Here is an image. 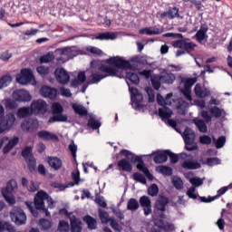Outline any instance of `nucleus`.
Returning a JSON list of instances; mask_svg holds the SVG:
<instances>
[{"mask_svg": "<svg viewBox=\"0 0 232 232\" xmlns=\"http://www.w3.org/2000/svg\"><path fill=\"white\" fill-rule=\"evenodd\" d=\"M99 70L105 74L92 72V75L87 77V84H99L102 79H106V77H117V73H119V70L107 64H102Z\"/></svg>", "mask_w": 232, "mask_h": 232, "instance_id": "1", "label": "nucleus"}, {"mask_svg": "<svg viewBox=\"0 0 232 232\" xmlns=\"http://www.w3.org/2000/svg\"><path fill=\"white\" fill-rule=\"evenodd\" d=\"M15 124V114L9 112L5 116V107L0 105V135L12 130Z\"/></svg>", "mask_w": 232, "mask_h": 232, "instance_id": "2", "label": "nucleus"}, {"mask_svg": "<svg viewBox=\"0 0 232 232\" xmlns=\"http://www.w3.org/2000/svg\"><path fill=\"white\" fill-rule=\"evenodd\" d=\"M17 189V181L15 179H10L7 181L5 188H2V196L7 204L14 206L15 204V198H14V191Z\"/></svg>", "mask_w": 232, "mask_h": 232, "instance_id": "3", "label": "nucleus"}, {"mask_svg": "<svg viewBox=\"0 0 232 232\" xmlns=\"http://www.w3.org/2000/svg\"><path fill=\"white\" fill-rule=\"evenodd\" d=\"M44 200L50 202V200H52V198H50L48 193H46L44 190L38 191L34 197V208L38 211H44L46 217H50V212L44 207Z\"/></svg>", "mask_w": 232, "mask_h": 232, "instance_id": "4", "label": "nucleus"}, {"mask_svg": "<svg viewBox=\"0 0 232 232\" xmlns=\"http://www.w3.org/2000/svg\"><path fill=\"white\" fill-rule=\"evenodd\" d=\"M107 64L114 66L119 70H131V63L128 60L122 59L121 56L111 57L106 60Z\"/></svg>", "mask_w": 232, "mask_h": 232, "instance_id": "5", "label": "nucleus"}, {"mask_svg": "<svg viewBox=\"0 0 232 232\" xmlns=\"http://www.w3.org/2000/svg\"><path fill=\"white\" fill-rule=\"evenodd\" d=\"M11 218L16 226H24L26 224V213L19 207H14L11 210Z\"/></svg>", "mask_w": 232, "mask_h": 232, "instance_id": "6", "label": "nucleus"}, {"mask_svg": "<svg viewBox=\"0 0 232 232\" xmlns=\"http://www.w3.org/2000/svg\"><path fill=\"white\" fill-rule=\"evenodd\" d=\"M30 108L33 115H44L48 111V103L44 100H34Z\"/></svg>", "mask_w": 232, "mask_h": 232, "instance_id": "7", "label": "nucleus"}, {"mask_svg": "<svg viewBox=\"0 0 232 232\" xmlns=\"http://www.w3.org/2000/svg\"><path fill=\"white\" fill-rule=\"evenodd\" d=\"M130 92L131 102H133L135 109L142 110V108H144V105H142V101H144L142 93H140V92H139V89H137L136 87L130 88Z\"/></svg>", "mask_w": 232, "mask_h": 232, "instance_id": "8", "label": "nucleus"}, {"mask_svg": "<svg viewBox=\"0 0 232 232\" xmlns=\"http://www.w3.org/2000/svg\"><path fill=\"white\" fill-rule=\"evenodd\" d=\"M34 79V72L31 69H22L20 73L16 74V81L19 84H28Z\"/></svg>", "mask_w": 232, "mask_h": 232, "instance_id": "9", "label": "nucleus"}, {"mask_svg": "<svg viewBox=\"0 0 232 232\" xmlns=\"http://www.w3.org/2000/svg\"><path fill=\"white\" fill-rule=\"evenodd\" d=\"M54 75H55L56 81L60 84H68V82H70V74H68V72H66L64 68L55 69Z\"/></svg>", "mask_w": 232, "mask_h": 232, "instance_id": "10", "label": "nucleus"}, {"mask_svg": "<svg viewBox=\"0 0 232 232\" xmlns=\"http://www.w3.org/2000/svg\"><path fill=\"white\" fill-rule=\"evenodd\" d=\"M13 97L18 102H30V101H32V95H30V92L24 89L14 92Z\"/></svg>", "mask_w": 232, "mask_h": 232, "instance_id": "11", "label": "nucleus"}, {"mask_svg": "<svg viewBox=\"0 0 232 232\" xmlns=\"http://www.w3.org/2000/svg\"><path fill=\"white\" fill-rule=\"evenodd\" d=\"M152 155H154L153 160L155 164H164V162H168L169 150L154 151L150 157Z\"/></svg>", "mask_w": 232, "mask_h": 232, "instance_id": "12", "label": "nucleus"}, {"mask_svg": "<svg viewBox=\"0 0 232 232\" xmlns=\"http://www.w3.org/2000/svg\"><path fill=\"white\" fill-rule=\"evenodd\" d=\"M40 95L45 99H55L57 97V89L44 85L40 89Z\"/></svg>", "mask_w": 232, "mask_h": 232, "instance_id": "13", "label": "nucleus"}, {"mask_svg": "<svg viewBox=\"0 0 232 232\" xmlns=\"http://www.w3.org/2000/svg\"><path fill=\"white\" fill-rule=\"evenodd\" d=\"M169 204V198L160 195L155 202V208L157 211H166V207Z\"/></svg>", "mask_w": 232, "mask_h": 232, "instance_id": "14", "label": "nucleus"}, {"mask_svg": "<svg viewBox=\"0 0 232 232\" xmlns=\"http://www.w3.org/2000/svg\"><path fill=\"white\" fill-rule=\"evenodd\" d=\"M120 155H122L123 157H126L128 159V160H130V162H131V164H137V162L139 163L140 160H142V158L140 156H137L135 154H133V152L123 149L120 151Z\"/></svg>", "mask_w": 232, "mask_h": 232, "instance_id": "15", "label": "nucleus"}, {"mask_svg": "<svg viewBox=\"0 0 232 232\" xmlns=\"http://www.w3.org/2000/svg\"><path fill=\"white\" fill-rule=\"evenodd\" d=\"M208 30H209L208 25H201L199 30L193 36V39H196L198 43H202V41H208Z\"/></svg>", "mask_w": 232, "mask_h": 232, "instance_id": "16", "label": "nucleus"}, {"mask_svg": "<svg viewBox=\"0 0 232 232\" xmlns=\"http://www.w3.org/2000/svg\"><path fill=\"white\" fill-rule=\"evenodd\" d=\"M71 231L72 232H82V221L75 216L70 218Z\"/></svg>", "mask_w": 232, "mask_h": 232, "instance_id": "17", "label": "nucleus"}, {"mask_svg": "<svg viewBox=\"0 0 232 232\" xmlns=\"http://www.w3.org/2000/svg\"><path fill=\"white\" fill-rule=\"evenodd\" d=\"M22 130H26L29 133L36 131L37 128H39V121L37 120H32L31 121H26L22 123Z\"/></svg>", "mask_w": 232, "mask_h": 232, "instance_id": "18", "label": "nucleus"}, {"mask_svg": "<svg viewBox=\"0 0 232 232\" xmlns=\"http://www.w3.org/2000/svg\"><path fill=\"white\" fill-rule=\"evenodd\" d=\"M118 168L122 171H126L127 173H131L133 171V165L127 159H122L117 163Z\"/></svg>", "mask_w": 232, "mask_h": 232, "instance_id": "19", "label": "nucleus"}, {"mask_svg": "<svg viewBox=\"0 0 232 232\" xmlns=\"http://www.w3.org/2000/svg\"><path fill=\"white\" fill-rule=\"evenodd\" d=\"M37 137H39V139H43V140H59V137H57V135L48 130L38 131Z\"/></svg>", "mask_w": 232, "mask_h": 232, "instance_id": "20", "label": "nucleus"}, {"mask_svg": "<svg viewBox=\"0 0 232 232\" xmlns=\"http://www.w3.org/2000/svg\"><path fill=\"white\" fill-rule=\"evenodd\" d=\"M116 38L117 35L113 32L100 33L94 37L97 41H113Z\"/></svg>", "mask_w": 232, "mask_h": 232, "instance_id": "21", "label": "nucleus"}, {"mask_svg": "<svg viewBox=\"0 0 232 232\" xmlns=\"http://www.w3.org/2000/svg\"><path fill=\"white\" fill-rule=\"evenodd\" d=\"M48 164L55 171H59V169H61V168H63V160L57 157H49Z\"/></svg>", "mask_w": 232, "mask_h": 232, "instance_id": "22", "label": "nucleus"}, {"mask_svg": "<svg viewBox=\"0 0 232 232\" xmlns=\"http://www.w3.org/2000/svg\"><path fill=\"white\" fill-rule=\"evenodd\" d=\"M19 144V137H14L12 140L8 141V143L4 147L3 153L4 155H6V153H10L15 146Z\"/></svg>", "mask_w": 232, "mask_h": 232, "instance_id": "23", "label": "nucleus"}, {"mask_svg": "<svg viewBox=\"0 0 232 232\" xmlns=\"http://www.w3.org/2000/svg\"><path fill=\"white\" fill-rule=\"evenodd\" d=\"M150 82L152 88L155 90H160V86L162 84V75L161 74H152L150 76Z\"/></svg>", "mask_w": 232, "mask_h": 232, "instance_id": "24", "label": "nucleus"}, {"mask_svg": "<svg viewBox=\"0 0 232 232\" xmlns=\"http://www.w3.org/2000/svg\"><path fill=\"white\" fill-rule=\"evenodd\" d=\"M30 115H34L31 107H22L18 109L16 112L18 119H26V117H30Z\"/></svg>", "mask_w": 232, "mask_h": 232, "instance_id": "25", "label": "nucleus"}, {"mask_svg": "<svg viewBox=\"0 0 232 232\" xmlns=\"http://www.w3.org/2000/svg\"><path fill=\"white\" fill-rule=\"evenodd\" d=\"M72 110L74 113H76V115H80V117H86V115H88V109L79 103H73Z\"/></svg>", "mask_w": 232, "mask_h": 232, "instance_id": "26", "label": "nucleus"}, {"mask_svg": "<svg viewBox=\"0 0 232 232\" xmlns=\"http://www.w3.org/2000/svg\"><path fill=\"white\" fill-rule=\"evenodd\" d=\"M195 131H193L189 127H186L183 132V139L185 142H195Z\"/></svg>", "mask_w": 232, "mask_h": 232, "instance_id": "27", "label": "nucleus"}, {"mask_svg": "<svg viewBox=\"0 0 232 232\" xmlns=\"http://www.w3.org/2000/svg\"><path fill=\"white\" fill-rule=\"evenodd\" d=\"M82 220L85 222V224H87L88 229H97V219H95L93 217L87 215L83 217Z\"/></svg>", "mask_w": 232, "mask_h": 232, "instance_id": "28", "label": "nucleus"}, {"mask_svg": "<svg viewBox=\"0 0 232 232\" xmlns=\"http://www.w3.org/2000/svg\"><path fill=\"white\" fill-rule=\"evenodd\" d=\"M181 168L184 169H200L202 168V165L198 163L197 160L194 161H184L181 164Z\"/></svg>", "mask_w": 232, "mask_h": 232, "instance_id": "29", "label": "nucleus"}, {"mask_svg": "<svg viewBox=\"0 0 232 232\" xmlns=\"http://www.w3.org/2000/svg\"><path fill=\"white\" fill-rule=\"evenodd\" d=\"M132 61L137 64H142V66H153V63L148 62V56L146 55H136L132 58Z\"/></svg>", "mask_w": 232, "mask_h": 232, "instance_id": "30", "label": "nucleus"}, {"mask_svg": "<svg viewBox=\"0 0 232 232\" xmlns=\"http://www.w3.org/2000/svg\"><path fill=\"white\" fill-rule=\"evenodd\" d=\"M49 124H53V122H68V116L66 114H56L52 116L49 121Z\"/></svg>", "mask_w": 232, "mask_h": 232, "instance_id": "31", "label": "nucleus"}, {"mask_svg": "<svg viewBox=\"0 0 232 232\" xmlns=\"http://www.w3.org/2000/svg\"><path fill=\"white\" fill-rule=\"evenodd\" d=\"M136 168L137 169H139V171L144 173L145 177H147L148 179H151L153 177V175H151V173L150 172V169H148L146 165L144 164L143 160H140L139 161V163L136 165Z\"/></svg>", "mask_w": 232, "mask_h": 232, "instance_id": "32", "label": "nucleus"}, {"mask_svg": "<svg viewBox=\"0 0 232 232\" xmlns=\"http://www.w3.org/2000/svg\"><path fill=\"white\" fill-rule=\"evenodd\" d=\"M175 74L171 72H164L161 74L162 84H173L175 82Z\"/></svg>", "mask_w": 232, "mask_h": 232, "instance_id": "33", "label": "nucleus"}, {"mask_svg": "<svg viewBox=\"0 0 232 232\" xmlns=\"http://www.w3.org/2000/svg\"><path fill=\"white\" fill-rule=\"evenodd\" d=\"M141 35H160V29H153V27H145L139 31Z\"/></svg>", "mask_w": 232, "mask_h": 232, "instance_id": "34", "label": "nucleus"}, {"mask_svg": "<svg viewBox=\"0 0 232 232\" xmlns=\"http://www.w3.org/2000/svg\"><path fill=\"white\" fill-rule=\"evenodd\" d=\"M156 171L165 177H171L173 175V169L168 166H159L156 168Z\"/></svg>", "mask_w": 232, "mask_h": 232, "instance_id": "35", "label": "nucleus"}, {"mask_svg": "<svg viewBox=\"0 0 232 232\" xmlns=\"http://www.w3.org/2000/svg\"><path fill=\"white\" fill-rule=\"evenodd\" d=\"M194 124H196V127L200 133H208V125H206V121H204V120L195 119Z\"/></svg>", "mask_w": 232, "mask_h": 232, "instance_id": "36", "label": "nucleus"}, {"mask_svg": "<svg viewBox=\"0 0 232 232\" xmlns=\"http://www.w3.org/2000/svg\"><path fill=\"white\" fill-rule=\"evenodd\" d=\"M98 215L102 224H108V222L111 221V218H110V214H108V212L105 210L99 208Z\"/></svg>", "mask_w": 232, "mask_h": 232, "instance_id": "37", "label": "nucleus"}, {"mask_svg": "<svg viewBox=\"0 0 232 232\" xmlns=\"http://www.w3.org/2000/svg\"><path fill=\"white\" fill-rule=\"evenodd\" d=\"M126 79H128V81H130V82H132V84H140V78L139 77V74L135 73V72H126L125 75Z\"/></svg>", "mask_w": 232, "mask_h": 232, "instance_id": "38", "label": "nucleus"}, {"mask_svg": "<svg viewBox=\"0 0 232 232\" xmlns=\"http://www.w3.org/2000/svg\"><path fill=\"white\" fill-rule=\"evenodd\" d=\"M38 224L42 231H48L49 229H52V221L46 218L39 219Z\"/></svg>", "mask_w": 232, "mask_h": 232, "instance_id": "39", "label": "nucleus"}, {"mask_svg": "<svg viewBox=\"0 0 232 232\" xmlns=\"http://www.w3.org/2000/svg\"><path fill=\"white\" fill-rule=\"evenodd\" d=\"M12 82V76L5 74L0 78V90L6 88Z\"/></svg>", "mask_w": 232, "mask_h": 232, "instance_id": "40", "label": "nucleus"}, {"mask_svg": "<svg viewBox=\"0 0 232 232\" xmlns=\"http://www.w3.org/2000/svg\"><path fill=\"white\" fill-rule=\"evenodd\" d=\"M27 168L31 173H34L35 171V168H37V161L35 160V158L34 156H30L27 160Z\"/></svg>", "mask_w": 232, "mask_h": 232, "instance_id": "41", "label": "nucleus"}, {"mask_svg": "<svg viewBox=\"0 0 232 232\" xmlns=\"http://www.w3.org/2000/svg\"><path fill=\"white\" fill-rule=\"evenodd\" d=\"M15 232V227L8 222L0 221V232Z\"/></svg>", "mask_w": 232, "mask_h": 232, "instance_id": "42", "label": "nucleus"}, {"mask_svg": "<svg viewBox=\"0 0 232 232\" xmlns=\"http://www.w3.org/2000/svg\"><path fill=\"white\" fill-rule=\"evenodd\" d=\"M140 205H139V201L135 198H130L129 199L128 203H127V209L129 211H137V209H139Z\"/></svg>", "mask_w": 232, "mask_h": 232, "instance_id": "43", "label": "nucleus"}, {"mask_svg": "<svg viewBox=\"0 0 232 232\" xmlns=\"http://www.w3.org/2000/svg\"><path fill=\"white\" fill-rule=\"evenodd\" d=\"M169 19H175L177 17L178 19H182L180 14H179V7H169Z\"/></svg>", "mask_w": 232, "mask_h": 232, "instance_id": "44", "label": "nucleus"}, {"mask_svg": "<svg viewBox=\"0 0 232 232\" xmlns=\"http://www.w3.org/2000/svg\"><path fill=\"white\" fill-rule=\"evenodd\" d=\"M183 48L185 52H187V53L190 54L191 52H194L195 48H197V44L193 42H187V40H185L183 44Z\"/></svg>", "mask_w": 232, "mask_h": 232, "instance_id": "45", "label": "nucleus"}, {"mask_svg": "<svg viewBox=\"0 0 232 232\" xmlns=\"http://www.w3.org/2000/svg\"><path fill=\"white\" fill-rule=\"evenodd\" d=\"M173 115V111H171L169 108L164 109H159V116L160 119H169Z\"/></svg>", "mask_w": 232, "mask_h": 232, "instance_id": "46", "label": "nucleus"}, {"mask_svg": "<svg viewBox=\"0 0 232 232\" xmlns=\"http://www.w3.org/2000/svg\"><path fill=\"white\" fill-rule=\"evenodd\" d=\"M88 128L92 130H99L102 126L101 121L95 120L94 118H90L87 123Z\"/></svg>", "mask_w": 232, "mask_h": 232, "instance_id": "47", "label": "nucleus"}, {"mask_svg": "<svg viewBox=\"0 0 232 232\" xmlns=\"http://www.w3.org/2000/svg\"><path fill=\"white\" fill-rule=\"evenodd\" d=\"M52 111L53 115H59L64 111V108H63V105L59 102H54L52 105Z\"/></svg>", "mask_w": 232, "mask_h": 232, "instance_id": "48", "label": "nucleus"}, {"mask_svg": "<svg viewBox=\"0 0 232 232\" xmlns=\"http://www.w3.org/2000/svg\"><path fill=\"white\" fill-rule=\"evenodd\" d=\"M55 59V56L53 53H48L47 54H44L40 57V63L41 64H44L46 63H52Z\"/></svg>", "mask_w": 232, "mask_h": 232, "instance_id": "49", "label": "nucleus"}, {"mask_svg": "<svg viewBox=\"0 0 232 232\" xmlns=\"http://www.w3.org/2000/svg\"><path fill=\"white\" fill-rule=\"evenodd\" d=\"M132 179L140 184H147L146 177H144V175H142L140 172H135L132 176Z\"/></svg>", "mask_w": 232, "mask_h": 232, "instance_id": "50", "label": "nucleus"}, {"mask_svg": "<svg viewBox=\"0 0 232 232\" xmlns=\"http://www.w3.org/2000/svg\"><path fill=\"white\" fill-rule=\"evenodd\" d=\"M148 195L150 197H157L159 195V186L157 184H152L148 188Z\"/></svg>", "mask_w": 232, "mask_h": 232, "instance_id": "51", "label": "nucleus"}, {"mask_svg": "<svg viewBox=\"0 0 232 232\" xmlns=\"http://www.w3.org/2000/svg\"><path fill=\"white\" fill-rule=\"evenodd\" d=\"M58 230L60 232H68L70 231V225L65 220H60Z\"/></svg>", "mask_w": 232, "mask_h": 232, "instance_id": "52", "label": "nucleus"}, {"mask_svg": "<svg viewBox=\"0 0 232 232\" xmlns=\"http://www.w3.org/2000/svg\"><path fill=\"white\" fill-rule=\"evenodd\" d=\"M221 164L220 159L218 158H208L207 159V166L213 168V166H218Z\"/></svg>", "mask_w": 232, "mask_h": 232, "instance_id": "53", "label": "nucleus"}, {"mask_svg": "<svg viewBox=\"0 0 232 232\" xmlns=\"http://www.w3.org/2000/svg\"><path fill=\"white\" fill-rule=\"evenodd\" d=\"M140 204L141 208L151 206V199L148 196H142L140 198Z\"/></svg>", "mask_w": 232, "mask_h": 232, "instance_id": "54", "label": "nucleus"}, {"mask_svg": "<svg viewBox=\"0 0 232 232\" xmlns=\"http://www.w3.org/2000/svg\"><path fill=\"white\" fill-rule=\"evenodd\" d=\"M69 150L71 151L72 157L74 162H77V145L75 143H71L69 145Z\"/></svg>", "mask_w": 232, "mask_h": 232, "instance_id": "55", "label": "nucleus"}, {"mask_svg": "<svg viewBox=\"0 0 232 232\" xmlns=\"http://www.w3.org/2000/svg\"><path fill=\"white\" fill-rule=\"evenodd\" d=\"M211 115L214 116L216 119H220L222 117V110L218 106H214L211 108Z\"/></svg>", "mask_w": 232, "mask_h": 232, "instance_id": "56", "label": "nucleus"}, {"mask_svg": "<svg viewBox=\"0 0 232 232\" xmlns=\"http://www.w3.org/2000/svg\"><path fill=\"white\" fill-rule=\"evenodd\" d=\"M32 150H33V148L30 147V146L25 147V148L22 150V157H24V159H26V160H27V159H30V157H34V156L32 155Z\"/></svg>", "mask_w": 232, "mask_h": 232, "instance_id": "57", "label": "nucleus"}, {"mask_svg": "<svg viewBox=\"0 0 232 232\" xmlns=\"http://www.w3.org/2000/svg\"><path fill=\"white\" fill-rule=\"evenodd\" d=\"M26 189L30 193H35V191H37L39 189V185H37L35 181L31 180L29 185L27 186Z\"/></svg>", "mask_w": 232, "mask_h": 232, "instance_id": "58", "label": "nucleus"}, {"mask_svg": "<svg viewBox=\"0 0 232 232\" xmlns=\"http://www.w3.org/2000/svg\"><path fill=\"white\" fill-rule=\"evenodd\" d=\"M111 227H112V229H114V231H118L121 232L122 231V227H121V225H119V222H117V220H115V218H111Z\"/></svg>", "mask_w": 232, "mask_h": 232, "instance_id": "59", "label": "nucleus"}, {"mask_svg": "<svg viewBox=\"0 0 232 232\" xmlns=\"http://www.w3.org/2000/svg\"><path fill=\"white\" fill-rule=\"evenodd\" d=\"M226 144V136H220L216 141V148L220 150V148H224Z\"/></svg>", "mask_w": 232, "mask_h": 232, "instance_id": "60", "label": "nucleus"}, {"mask_svg": "<svg viewBox=\"0 0 232 232\" xmlns=\"http://www.w3.org/2000/svg\"><path fill=\"white\" fill-rule=\"evenodd\" d=\"M95 202L96 204H98V206H100V208H108V203L104 201V197H101V196L96 197Z\"/></svg>", "mask_w": 232, "mask_h": 232, "instance_id": "61", "label": "nucleus"}, {"mask_svg": "<svg viewBox=\"0 0 232 232\" xmlns=\"http://www.w3.org/2000/svg\"><path fill=\"white\" fill-rule=\"evenodd\" d=\"M199 142H200V144H205L207 146H209V144H211V137H209L208 135L200 136Z\"/></svg>", "mask_w": 232, "mask_h": 232, "instance_id": "62", "label": "nucleus"}, {"mask_svg": "<svg viewBox=\"0 0 232 232\" xmlns=\"http://www.w3.org/2000/svg\"><path fill=\"white\" fill-rule=\"evenodd\" d=\"M197 81H198V79H197V77L188 78L185 82V88L191 90V86H193V84H195L197 82Z\"/></svg>", "mask_w": 232, "mask_h": 232, "instance_id": "63", "label": "nucleus"}, {"mask_svg": "<svg viewBox=\"0 0 232 232\" xmlns=\"http://www.w3.org/2000/svg\"><path fill=\"white\" fill-rule=\"evenodd\" d=\"M168 157H169L171 164H177V162H179V154H175L171 152V150H169Z\"/></svg>", "mask_w": 232, "mask_h": 232, "instance_id": "64", "label": "nucleus"}]
</instances>
